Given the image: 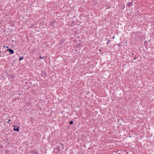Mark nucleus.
<instances>
[{"label":"nucleus","mask_w":154,"mask_h":154,"mask_svg":"<svg viewBox=\"0 0 154 154\" xmlns=\"http://www.w3.org/2000/svg\"><path fill=\"white\" fill-rule=\"evenodd\" d=\"M7 51H8L9 53L11 54H13L14 53V51L13 50L10 48L8 49L7 50Z\"/></svg>","instance_id":"obj_1"},{"label":"nucleus","mask_w":154,"mask_h":154,"mask_svg":"<svg viewBox=\"0 0 154 154\" xmlns=\"http://www.w3.org/2000/svg\"><path fill=\"white\" fill-rule=\"evenodd\" d=\"M17 128H14L13 129V130L14 131H16L18 132L19 131V129L20 128V127L19 126H17Z\"/></svg>","instance_id":"obj_2"},{"label":"nucleus","mask_w":154,"mask_h":154,"mask_svg":"<svg viewBox=\"0 0 154 154\" xmlns=\"http://www.w3.org/2000/svg\"><path fill=\"white\" fill-rule=\"evenodd\" d=\"M133 3V2H128L127 5V6H128L129 7H130L132 6V4Z\"/></svg>","instance_id":"obj_3"},{"label":"nucleus","mask_w":154,"mask_h":154,"mask_svg":"<svg viewBox=\"0 0 154 154\" xmlns=\"http://www.w3.org/2000/svg\"><path fill=\"white\" fill-rule=\"evenodd\" d=\"M31 153H32L35 154H38V152H37V151H32V152H31Z\"/></svg>","instance_id":"obj_4"},{"label":"nucleus","mask_w":154,"mask_h":154,"mask_svg":"<svg viewBox=\"0 0 154 154\" xmlns=\"http://www.w3.org/2000/svg\"><path fill=\"white\" fill-rule=\"evenodd\" d=\"M23 59H24V57H19V61H20V60H22Z\"/></svg>","instance_id":"obj_5"},{"label":"nucleus","mask_w":154,"mask_h":154,"mask_svg":"<svg viewBox=\"0 0 154 154\" xmlns=\"http://www.w3.org/2000/svg\"><path fill=\"white\" fill-rule=\"evenodd\" d=\"M44 59V57H41V56H40L39 57V59Z\"/></svg>","instance_id":"obj_6"},{"label":"nucleus","mask_w":154,"mask_h":154,"mask_svg":"<svg viewBox=\"0 0 154 154\" xmlns=\"http://www.w3.org/2000/svg\"><path fill=\"white\" fill-rule=\"evenodd\" d=\"M73 123V121H71L69 122V124H70V125H72V124Z\"/></svg>","instance_id":"obj_7"},{"label":"nucleus","mask_w":154,"mask_h":154,"mask_svg":"<svg viewBox=\"0 0 154 154\" xmlns=\"http://www.w3.org/2000/svg\"><path fill=\"white\" fill-rule=\"evenodd\" d=\"M110 42V40H108V42L106 43L107 44H109V42Z\"/></svg>","instance_id":"obj_8"},{"label":"nucleus","mask_w":154,"mask_h":154,"mask_svg":"<svg viewBox=\"0 0 154 154\" xmlns=\"http://www.w3.org/2000/svg\"><path fill=\"white\" fill-rule=\"evenodd\" d=\"M11 121V119H9L8 120V121L7 122V123H8L9 122V121Z\"/></svg>","instance_id":"obj_9"},{"label":"nucleus","mask_w":154,"mask_h":154,"mask_svg":"<svg viewBox=\"0 0 154 154\" xmlns=\"http://www.w3.org/2000/svg\"><path fill=\"white\" fill-rule=\"evenodd\" d=\"M133 59H134V60H136V58L135 57H134V58H133Z\"/></svg>","instance_id":"obj_10"},{"label":"nucleus","mask_w":154,"mask_h":154,"mask_svg":"<svg viewBox=\"0 0 154 154\" xmlns=\"http://www.w3.org/2000/svg\"><path fill=\"white\" fill-rule=\"evenodd\" d=\"M13 127H14V128H15V127H16V126L15 125H14L13 126Z\"/></svg>","instance_id":"obj_11"},{"label":"nucleus","mask_w":154,"mask_h":154,"mask_svg":"<svg viewBox=\"0 0 154 154\" xmlns=\"http://www.w3.org/2000/svg\"><path fill=\"white\" fill-rule=\"evenodd\" d=\"M112 38H113V39H114V38H115V36H113V37H112Z\"/></svg>","instance_id":"obj_12"},{"label":"nucleus","mask_w":154,"mask_h":154,"mask_svg":"<svg viewBox=\"0 0 154 154\" xmlns=\"http://www.w3.org/2000/svg\"><path fill=\"white\" fill-rule=\"evenodd\" d=\"M6 47L7 48H8V46H6Z\"/></svg>","instance_id":"obj_13"},{"label":"nucleus","mask_w":154,"mask_h":154,"mask_svg":"<svg viewBox=\"0 0 154 154\" xmlns=\"http://www.w3.org/2000/svg\"><path fill=\"white\" fill-rule=\"evenodd\" d=\"M0 53H1V51H0Z\"/></svg>","instance_id":"obj_14"}]
</instances>
